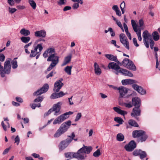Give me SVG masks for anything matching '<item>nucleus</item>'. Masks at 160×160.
<instances>
[{
  "mask_svg": "<svg viewBox=\"0 0 160 160\" xmlns=\"http://www.w3.org/2000/svg\"><path fill=\"white\" fill-rule=\"evenodd\" d=\"M92 150V148L91 146H87L84 145L79 149L76 152H74V157L78 160L85 159L87 157L86 154L90 153Z\"/></svg>",
  "mask_w": 160,
  "mask_h": 160,
  "instance_id": "1",
  "label": "nucleus"
},
{
  "mask_svg": "<svg viewBox=\"0 0 160 160\" xmlns=\"http://www.w3.org/2000/svg\"><path fill=\"white\" fill-rule=\"evenodd\" d=\"M11 59L8 58L4 63V68H3L0 62V74L2 77L5 76V74H9L11 71V66L10 64Z\"/></svg>",
  "mask_w": 160,
  "mask_h": 160,
  "instance_id": "2",
  "label": "nucleus"
},
{
  "mask_svg": "<svg viewBox=\"0 0 160 160\" xmlns=\"http://www.w3.org/2000/svg\"><path fill=\"white\" fill-rule=\"evenodd\" d=\"M48 57L47 61L51 62V63L47 69V71H49L58 63L59 62V57L57 55V54H54L49 56Z\"/></svg>",
  "mask_w": 160,
  "mask_h": 160,
  "instance_id": "3",
  "label": "nucleus"
},
{
  "mask_svg": "<svg viewBox=\"0 0 160 160\" xmlns=\"http://www.w3.org/2000/svg\"><path fill=\"white\" fill-rule=\"evenodd\" d=\"M62 104V102H59L56 104H54L52 109H50L48 112L45 114V115H48L52 112H54V115L58 116L60 114V111L61 109V106Z\"/></svg>",
  "mask_w": 160,
  "mask_h": 160,
  "instance_id": "4",
  "label": "nucleus"
},
{
  "mask_svg": "<svg viewBox=\"0 0 160 160\" xmlns=\"http://www.w3.org/2000/svg\"><path fill=\"white\" fill-rule=\"evenodd\" d=\"M73 113V112L69 111L60 115L54 120L53 122V124H60L67 118H68L69 117V115H71Z\"/></svg>",
  "mask_w": 160,
  "mask_h": 160,
  "instance_id": "5",
  "label": "nucleus"
},
{
  "mask_svg": "<svg viewBox=\"0 0 160 160\" xmlns=\"http://www.w3.org/2000/svg\"><path fill=\"white\" fill-rule=\"evenodd\" d=\"M122 65L126 68L133 71L136 70V68L132 62L127 58L124 59L122 62Z\"/></svg>",
  "mask_w": 160,
  "mask_h": 160,
  "instance_id": "6",
  "label": "nucleus"
},
{
  "mask_svg": "<svg viewBox=\"0 0 160 160\" xmlns=\"http://www.w3.org/2000/svg\"><path fill=\"white\" fill-rule=\"evenodd\" d=\"M131 21L133 29L134 31L136 33L138 40L139 41H141L142 40V38L141 35V28H138L137 24L134 20H132Z\"/></svg>",
  "mask_w": 160,
  "mask_h": 160,
  "instance_id": "7",
  "label": "nucleus"
},
{
  "mask_svg": "<svg viewBox=\"0 0 160 160\" xmlns=\"http://www.w3.org/2000/svg\"><path fill=\"white\" fill-rule=\"evenodd\" d=\"M120 41L123 45L128 50H129V43L125 34L121 33L119 35Z\"/></svg>",
  "mask_w": 160,
  "mask_h": 160,
  "instance_id": "8",
  "label": "nucleus"
},
{
  "mask_svg": "<svg viewBox=\"0 0 160 160\" xmlns=\"http://www.w3.org/2000/svg\"><path fill=\"white\" fill-rule=\"evenodd\" d=\"M43 48L42 43H41L38 44L37 46L34 47L33 49L31 50L30 57L31 58L35 57L37 55V54L38 53V52L37 51L38 49L39 52H41Z\"/></svg>",
  "mask_w": 160,
  "mask_h": 160,
  "instance_id": "9",
  "label": "nucleus"
},
{
  "mask_svg": "<svg viewBox=\"0 0 160 160\" xmlns=\"http://www.w3.org/2000/svg\"><path fill=\"white\" fill-rule=\"evenodd\" d=\"M142 36L145 46L147 48H149V38L151 36L150 33L148 31L145 30L143 32Z\"/></svg>",
  "mask_w": 160,
  "mask_h": 160,
  "instance_id": "10",
  "label": "nucleus"
},
{
  "mask_svg": "<svg viewBox=\"0 0 160 160\" xmlns=\"http://www.w3.org/2000/svg\"><path fill=\"white\" fill-rule=\"evenodd\" d=\"M56 54L55 48L53 47H50L48 48L44 51L43 54V56L45 58H46L52 54Z\"/></svg>",
  "mask_w": 160,
  "mask_h": 160,
  "instance_id": "11",
  "label": "nucleus"
},
{
  "mask_svg": "<svg viewBox=\"0 0 160 160\" xmlns=\"http://www.w3.org/2000/svg\"><path fill=\"white\" fill-rule=\"evenodd\" d=\"M63 80V79L61 78L55 82L54 84L53 88V91L54 92H58L59 91L63 85V83L62 82Z\"/></svg>",
  "mask_w": 160,
  "mask_h": 160,
  "instance_id": "12",
  "label": "nucleus"
},
{
  "mask_svg": "<svg viewBox=\"0 0 160 160\" xmlns=\"http://www.w3.org/2000/svg\"><path fill=\"white\" fill-rule=\"evenodd\" d=\"M48 88L49 86L48 84H45L40 89L35 92L33 95L34 96H36L40 95L44 92H46L48 90Z\"/></svg>",
  "mask_w": 160,
  "mask_h": 160,
  "instance_id": "13",
  "label": "nucleus"
},
{
  "mask_svg": "<svg viewBox=\"0 0 160 160\" xmlns=\"http://www.w3.org/2000/svg\"><path fill=\"white\" fill-rule=\"evenodd\" d=\"M118 90L119 93V98H124L129 89L123 86H121L118 88Z\"/></svg>",
  "mask_w": 160,
  "mask_h": 160,
  "instance_id": "14",
  "label": "nucleus"
},
{
  "mask_svg": "<svg viewBox=\"0 0 160 160\" xmlns=\"http://www.w3.org/2000/svg\"><path fill=\"white\" fill-rule=\"evenodd\" d=\"M136 143L133 141H132L127 145H125L124 148L128 152H131L133 151L136 147Z\"/></svg>",
  "mask_w": 160,
  "mask_h": 160,
  "instance_id": "15",
  "label": "nucleus"
},
{
  "mask_svg": "<svg viewBox=\"0 0 160 160\" xmlns=\"http://www.w3.org/2000/svg\"><path fill=\"white\" fill-rule=\"evenodd\" d=\"M71 142V139L67 138L65 140L62 141L59 145V149L62 150L67 147Z\"/></svg>",
  "mask_w": 160,
  "mask_h": 160,
  "instance_id": "16",
  "label": "nucleus"
},
{
  "mask_svg": "<svg viewBox=\"0 0 160 160\" xmlns=\"http://www.w3.org/2000/svg\"><path fill=\"white\" fill-rule=\"evenodd\" d=\"M133 154L135 156H139L141 159H142L146 157L147 155L146 152L145 151H142L140 149L135 150L133 152Z\"/></svg>",
  "mask_w": 160,
  "mask_h": 160,
  "instance_id": "17",
  "label": "nucleus"
},
{
  "mask_svg": "<svg viewBox=\"0 0 160 160\" xmlns=\"http://www.w3.org/2000/svg\"><path fill=\"white\" fill-rule=\"evenodd\" d=\"M108 68L114 70L117 72L116 74H118V71L120 69V67L116 63L112 62H110L108 65Z\"/></svg>",
  "mask_w": 160,
  "mask_h": 160,
  "instance_id": "18",
  "label": "nucleus"
},
{
  "mask_svg": "<svg viewBox=\"0 0 160 160\" xmlns=\"http://www.w3.org/2000/svg\"><path fill=\"white\" fill-rule=\"evenodd\" d=\"M132 87L135 90L137 91L141 95H144L146 93V90L143 89L141 86L136 84H133L132 85Z\"/></svg>",
  "mask_w": 160,
  "mask_h": 160,
  "instance_id": "19",
  "label": "nucleus"
},
{
  "mask_svg": "<svg viewBox=\"0 0 160 160\" xmlns=\"http://www.w3.org/2000/svg\"><path fill=\"white\" fill-rule=\"evenodd\" d=\"M34 36L38 38H44L46 36V32L44 29L36 31L34 32Z\"/></svg>",
  "mask_w": 160,
  "mask_h": 160,
  "instance_id": "20",
  "label": "nucleus"
},
{
  "mask_svg": "<svg viewBox=\"0 0 160 160\" xmlns=\"http://www.w3.org/2000/svg\"><path fill=\"white\" fill-rule=\"evenodd\" d=\"M105 56L107 58L110 60L113 61L118 64H121L119 61L118 60L116 56H114L110 54H106L105 55Z\"/></svg>",
  "mask_w": 160,
  "mask_h": 160,
  "instance_id": "21",
  "label": "nucleus"
},
{
  "mask_svg": "<svg viewBox=\"0 0 160 160\" xmlns=\"http://www.w3.org/2000/svg\"><path fill=\"white\" fill-rule=\"evenodd\" d=\"M140 107H136L134 108L132 110V112L131 113V116L135 118L137 116H139L141 114V110Z\"/></svg>",
  "mask_w": 160,
  "mask_h": 160,
  "instance_id": "22",
  "label": "nucleus"
},
{
  "mask_svg": "<svg viewBox=\"0 0 160 160\" xmlns=\"http://www.w3.org/2000/svg\"><path fill=\"white\" fill-rule=\"evenodd\" d=\"M145 133V132L142 130H135L133 132L132 136L134 138L140 137Z\"/></svg>",
  "mask_w": 160,
  "mask_h": 160,
  "instance_id": "23",
  "label": "nucleus"
},
{
  "mask_svg": "<svg viewBox=\"0 0 160 160\" xmlns=\"http://www.w3.org/2000/svg\"><path fill=\"white\" fill-rule=\"evenodd\" d=\"M132 104L135 107H140L141 104V100L140 99L137 97L133 98L132 99Z\"/></svg>",
  "mask_w": 160,
  "mask_h": 160,
  "instance_id": "24",
  "label": "nucleus"
},
{
  "mask_svg": "<svg viewBox=\"0 0 160 160\" xmlns=\"http://www.w3.org/2000/svg\"><path fill=\"white\" fill-rule=\"evenodd\" d=\"M118 73H121L124 76L132 77L133 76V74L130 71L124 69H120Z\"/></svg>",
  "mask_w": 160,
  "mask_h": 160,
  "instance_id": "25",
  "label": "nucleus"
},
{
  "mask_svg": "<svg viewBox=\"0 0 160 160\" xmlns=\"http://www.w3.org/2000/svg\"><path fill=\"white\" fill-rule=\"evenodd\" d=\"M72 57V55L71 53L65 57L64 61L62 63L61 66H63L68 63L71 61Z\"/></svg>",
  "mask_w": 160,
  "mask_h": 160,
  "instance_id": "26",
  "label": "nucleus"
},
{
  "mask_svg": "<svg viewBox=\"0 0 160 160\" xmlns=\"http://www.w3.org/2000/svg\"><path fill=\"white\" fill-rule=\"evenodd\" d=\"M94 70L95 73L97 75H100L102 73V71L99 66L97 62H95L94 64Z\"/></svg>",
  "mask_w": 160,
  "mask_h": 160,
  "instance_id": "27",
  "label": "nucleus"
},
{
  "mask_svg": "<svg viewBox=\"0 0 160 160\" xmlns=\"http://www.w3.org/2000/svg\"><path fill=\"white\" fill-rule=\"evenodd\" d=\"M136 81L130 79H127L122 80V83L123 85H129L130 84H133L136 83Z\"/></svg>",
  "mask_w": 160,
  "mask_h": 160,
  "instance_id": "28",
  "label": "nucleus"
},
{
  "mask_svg": "<svg viewBox=\"0 0 160 160\" xmlns=\"http://www.w3.org/2000/svg\"><path fill=\"white\" fill-rule=\"evenodd\" d=\"M20 33L23 36H28L30 35V32L29 30L23 28L21 30Z\"/></svg>",
  "mask_w": 160,
  "mask_h": 160,
  "instance_id": "29",
  "label": "nucleus"
},
{
  "mask_svg": "<svg viewBox=\"0 0 160 160\" xmlns=\"http://www.w3.org/2000/svg\"><path fill=\"white\" fill-rule=\"evenodd\" d=\"M113 110L117 112L121 115L124 116L125 115L127 114V112L126 111L122 110L117 107H114L113 108Z\"/></svg>",
  "mask_w": 160,
  "mask_h": 160,
  "instance_id": "30",
  "label": "nucleus"
},
{
  "mask_svg": "<svg viewBox=\"0 0 160 160\" xmlns=\"http://www.w3.org/2000/svg\"><path fill=\"white\" fill-rule=\"evenodd\" d=\"M152 38L155 41H158L160 38V35L157 31H154L152 33Z\"/></svg>",
  "mask_w": 160,
  "mask_h": 160,
  "instance_id": "31",
  "label": "nucleus"
},
{
  "mask_svg": "<svg viewBox=\"0 0 160 160\" xmlns=\"http://www.w3.org/2000/svg\"><path fill=\"white\" fill-rule=\"evenodd\" d=\"M1 125L4 130L5 131H6L10 128V125L9 122H7L6 124H5L4 122V121H2L1 122Z\"/></svg>",
  "mask_w": 160,
  "mask_h": 160,
  "instance_id": "32",
  "label": "nucleus"
},
{
  "mask_svg": "<svg viewBox=\"0 0 160 160\" xmlns=\"http://www.w3.org/2000/svg\"><path fill=\"white\" fill-rule=\"evenodd\" d=\"M23 36L20 38L22 42L24 43H28L30 40L31 38L29 36Z\"/></svg>",
  "mask_w": 160,
  "mask_h": 160,
  "instance_id": "33",
  "label": "nucleus"
},
{
  "mask_svg": "<svg viewBox=\"0 0 160 160\" xmlns=\"http://www.w3.org/2000/svg\"><path fill=\"white\" fill-rule=\"evenodd\" d=\"M58 129L63 134L68 130V128L67 126H64V124H62Z\"/></svg>",
  "mask_w": 160,
  "mask_h": 160,
  "instance_id": "34",
  "label": "nucleus"
},
{
  "mask_svg": "<svg viewBox=\"0 0 160 160\" xmlns=\"http://www.w3.org/2000/svg\"><path fill=\"white\" fill-rule=\"evenodd\" d=\"M74 154V152H68L65 153V155L66 158H68V159H70L72 158H75Z\"/></svg>",
  "mask_w": 160,
  "mask_h": 160,
  "instance_id": "35",
  "label": "nucleus"
},
{
  "mask_svg": "<svg viewBox=\"0 0 160 160\" xmlns=\"http://www.w3.org/2000/svg\"><path fill=\"white\" fill-rule=\"evenodd\" d=\"M72 66H67L64 68V71L68 75H70L71 74V69Z\"/></svg>",
  "mask_w": 160,
  "mask_h": 160,
  "instance_id": "36",
  "label": "nucleus"
},
{
  "mask_svg": "<svg viewBox=\"0 0 160 160\" xmlns=\"http://www.w3.org/2000/svg\"><path fill=\"white\" fill-rule=\"evenodd\" d=\"M17 58H15L11 61L12 67L13 69H15L18 67L17 62L16 60Z\"/></svg>",
  "mask_w": 160,
  "mask_h": 160,
  "instance_id": "37",
  "label": "nucleus"
},
{
  "mask_svg": "<svg viewBox=\"0 0 160 160\" xmlns=\"http://www.w3.org/2000/svg\"><path fill=\"white\" fill-rule=\"evenodd\" d=\"M124 135L121 133H118L117 136V139L119 141H122L124 139Z\"/></svg>",
  "mask_w": 160,
  "mask_h": 160,
  "instance_id": "38",
  "label": "nucleus"
},
{
  "mask_svg": "<svg viewBox=\"0 0 160 160\" xmlns=\"http://www.w3.org/2000/svg\"><path fill=\"white\" fill-rule=\"evenodd\" d=\"M129 124L132 126L135 127H138V123L134 120L130 119L128 121Z\"/></svg>",
  "mask_w": 160,
  "mask_h": 160,
  "instance_id": "39",
  "label": "nucleus"
},
{
  "mask_svg": "<svg viewBox=\"0 0 160 160\" xmlns=\"http://www.w3.org/2000/svg\"><path fill=\"white\" fill-rule=\"evenodd\" d=\"M63 134V133L58 129L53 135V137L55 138H58Z\"/></svg>",
  "mask_w": 160,
  "mask_h": 160,
  "instance_id": "40",
  "label": "nucleus"
},
{
  "mask_svg": "<svg viewBox=\"0 0 160 160\" xmlns=\"http://www.w3.org/2000/svg\"><path fill=\"white\" fill-rule=\"evenodd\" d=\"M101 154L100 150L99 149H97L93 154V155L96 158L99 157Z\"/></svg>",
  "mask_w": 160,
  "mask_h": 160,
  "instance_id": "41",
  "label": "nucleus"
},
{
  "mask_svg": "<svg viewBox=\"0 0 160 160\" xmlns=\"http://www.w3.org/2000/svg\"><path fill=\"white\" fill-rule=\"evenodd\" d=\"M114 120L116 122L119 123V124H122L123 122V120L121 118L115 117L114 118Z\"/></svg>",
  "mask_w": 160,
  "mask_h": 160,
  "instance_id": "42",
  "label": "nucleus"
},
{
  "mask_svg": "<svg viewBox=\"0 0 160 160\" xmlns=\"http://www.w3.org/2000/svg\"><path fill=\"white\" fill-rule=\"evenodd\" d=\"M29 2L31 6L32 7L33 9H34L36 8V4L35 2L32 0H29Z\"/></svg>",
  "mask_w": 160,
  "mask_h": 160,
  "instance_id": "43",
  "label": "nucleus"
},
{
  "mask_svg": "<svg viewBox=\"0 0 160 160\" xmlns=\"http://www.w3.org/2000/svg\"><path fill=\"white\" fill-rule=\"evenodd\" d=\"M140 138L139 140V141L142 142L145 141L148 138V136L145 134V133L143 135L140 137Z\"/></svg>",
  "mask_w": 160,
  "mask_h": 160,
  "instance_id": "44",
  "label": "nucleus"
},
{
  "mask_svg": "<svg viewBox=\"0 0 160 160\" xmlns=\"http://www.w3.org/2000/svg\"><path fill=\"white\" fill-rule=\"evenodd\" d=\"M43 99V96H39L36 98L34 100V102H41Z\"/></svg>",
  "mask_w": 160,
  "mask_h": 160,
  "instance_id": "45",
  "label": "nucleus"
},
{
  "mask_svg": "<svg viewBox=\"0 0 160 160\" xmlns=\"http://www.w3.org/2000/svg\"><path fill=\"white\" fill-rule=\"evenodd\" d=\"M67 94V93H64L62 91H61L59 93H57V98L62 97L64 95Z\"/></svg>",
  "mask_w": 160,
  "mask_h": 160,
  "instance_id": "46",
  "label": "nucleus"
},
{
  "mask_svg": "<svg viewBox=\"0 0 160 160\" xmlns=\"http://www.w3.org/2000/svg\"><path fill=\"white\" fill-rule=\"evenodd\" d=\"M82 117V114L81 112L78 113L75 119V122H77Z\"/></svg>",
  "mask_w": 160,
  "mask_h": 160,
  "instance_id": "47",
  "label": "nucleus"
},
{
  "mask_svg": "<svg viewBox=\"0 0 160 160\" xmlns=\"http://www.w3.org/2000/svg\"><path fill=\"white\" fill-rule=\"evenodd\" d=\"M138 23H139V28H141V29H143V28H142V27L143 26L144 24V22L142 19H141L139 20Z\"/></svg>",
  "mask_w": 160,
  "mask_h": 160,
  "instance_id": "48",
  "label": "nucleus"
},
{
  "mask_svg": "<svg viewBox=\"0 0 160 160\" xmlns=\"http://www.w3.org/2000/svg\"><path fill=\"white\" fill-rule=\"evenodd\" d=\"M62 124H64V126H67L68 129L69 128L70 126L71 125V121L69 120L63 123Z\"/></svg>",
  "mask_w": 160,
  "mask_h": 160,
  "instance_id": "49",
  "label": "nucleus"
},
{
  "mask_svg": "<svg viewBox=\"0 0 160 160\" xmlns=\"http://www.w3.org/2000/svg\"><path fill=\"white\" fill-rule=\"evenodd\" d=\"M123 105L125 106V107L126 108H130L132 107V104L131 102H130L128 103H124L123 104Z\"/></svg>",
  "mask_w": 160,
  "mask_h": 160,
  "instance_id": "50",
  "label": "nucleus"
},
{
  "mask_svg": "<svg viewBox=\"0 0 160 160\" xmlns=\"http://www.w3.org/2000/svg\"><path fill=\"white\" fill-rule=\"evenodd\" d=\"M20 138L18 135H17L15 138V143H16L17 145H18L20 142Z\"/></svg>",
  "mask_w": 160,
  "mask_h": 160,
  "instance_id": "51",
  "label": "nucleus"
},
{
  "mask_svg": "<svg viewBox=\"0 0 160 160\" xmlns=\"http://www.w3.org/2000/svg\"><path fill=\"white\" fill-rule=\"evenodd\" d=\"M132 42L134 46L136 47H138L139 46V44L137 43V40L136 38H134L132 39Z\"/></svg>",
  "mask_w": 160,
  "mask_h": 160,
  "instance_id": "52",
  "label": "nucleus"
},
{
  "mask_svg": "<svg viewBox=\"0 0 160 160\" xmlns=\"http://www.w3.org/2000/svg\"><path fill=\"white\" fill-rule=\"evenodd\" d=\"M155 43L154 41L152 39H151L150 41V46L151 49H152L154 47Z\"/></svg>",
  "mask_w": 160,
  "mask_h": 160,
  "instance_id": "53",
  "label": "nucleus"
},
{
  "mask_svg": "<svg viewBox=\"0 0 160 160\" xmlns=\"http://www.w3.org/2000/svg\"><path fill=\"white\" fill-rule=\"evenodd\" d=\"M116 23L118 25V26L121 28V29L123 31V28L121 22L119 21L118 20V21H117Z\"/></svg>",
  "mask_w": 160,
  "mask_h": 160,
  "instance_id": "54",
  "label": "nucleus"
},
{
  "mask_svg": "<svg viewBox=\"0 0 160 160\" xmlns=\"http://www.w3.org/2000/svg\"><path fill=\"white\" fill-rule=\"evenodd\" d=\"M125 3L124 1H123L120 4V8L121 10H123L125 8Z\"/></svg>",
  "mask_w": 160,
  "mask_h": 160,
  "instance_id": "55",
  "label": "nucleus"
},
{
  "mask_svg": "<svg viewBox=\"0 0 160 160\" xmlns=\"http://www.w3.org/2000/svg\"><path fill=\"white\" fill-rule=\"evenodd\" d=\"M79 3H74L72 6V8L74 9H77L79 7Z\"/></svg>",
  "mask_w": 160,
  "mask_h": 160,
  "instance_id": "56",
  "label": "nucleus"
},
{
  "mask_svg": "<svg viewBox=\"0 0 160 160\" xmlns=\"http://www.w3.org/2000/svg\"><path fill=\"white\" fill-rule=\"evenodd\" d=\"M109 31L111 33V35L112 37H114L115 34L111 28H109Z\"/></svg>",
  "mask_w": 160,
  "mask_h": 160,
  "instance_id": "57",
  "label": "nucleus"
},
{
  "mask_svg": "<svg viewBox=\"0 0 160 160\" xmlns=\"http://www.w3.org/2000/svg\"><path fill=\"white\" fill-rule=\"evenodd\" d=\"M50 98L52 99L57 98V93H53L52 94L50 97Z\"/></svg>",
  "mask_w": 160,
  "mask_h": 160,
  "instance_id": "58",
  "label": "nucleus"
},
{
  "mask_svg": "<svg viewBox=\"0 0 160 160\" xmlns=\"http://www.w3.org/2000/svg\"><path fill=\"white\" fill-rule=\"evenodd\" d=\"M73 96H71L70 98H68V102L69 103V104L70 105H72L74 104V103L72 100V98Z\"/></svg>",
  "mask_w": 160,
  "mask_h": 160,
  "instance_id": "59",
  "label": "nucleus"
},
{
  "mask_svg": "<svg viewBox=\"0 0 160 160\" xmlns=\"http://www.w3.org/2000/svg\"><path fill=\"white\" fill-rule=\"evenodd\" d=\"M5 58V56L2 54H0V61L3 62Z\"/></svg>",
  "mask_w": 160,
  "mask_h": 160,
  "instance_id": "60",
  "label": "nucleus"
},
{
  "mask_svg": "<svg viewBox=\"0 0 160 160\" xmlns=\"http://www.w3.org/2000/svg\"><path fill=\"white\" fill-rule=\"evenodd\" d=\"M68 137L69 138H68V139H71L72 142V140H73V138H74L75 137V135L74 133L73 132L72 133L71 136L68 135Z\"/></svg>",
  "mask_w": 160,
  "mask_h": 160,
  "instance_id": "61",
  "label": "nucleus"
},
{
  "mask_svg": "<svg viewBox=\"0 0 160 160\" xmlns=\"http://www.w3.org/2000/svg\"><path fill=\"white\" fill-rule=\"evenodd\" d=\"M111 43L113 44L117 48H119V46L116 44V41L115 40H112L111 41Z\"/></svg>",
  "mask_w": 160,
  "mask_h": 160,
  "instance_id": "62",
  "label": "nucleus"
},
{
  "mask_svg": "<svg viewBox=\"0 0 160 160\" xmlns=\"http://www.w3.org/2000/svg\"><path fill=\"white\" fill-rule=\"evenodd\" d=\"M10 149V148H6L3 152L2 154L4 155L7 154L9 151Z\"/></svg>",
  "mask_w": 160,
  "mask_h": 160,
  "instance_id": "63",
  "label": "nucleus"
},
{
  "mask_svg": "<svg viewBox=\"0 0 160 160\" xmlns=\"http://www.w3.org/2000/svg\"><path fill=\"white\" fill-rule=\"evenodd\" d=\"M66 2V0H59L58 2L59 4L61 5H64Z\"/></svg>",
  "mask_w": 160,
  "mask_h": 160,
  "instance_id": "64",
  "label": "nucleus"
}]
</instances>
